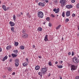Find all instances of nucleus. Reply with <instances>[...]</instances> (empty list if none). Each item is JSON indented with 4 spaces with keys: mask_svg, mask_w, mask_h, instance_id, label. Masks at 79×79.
Returning a JSON list of instances; mask_svg holds the SVG:
<instances>
[{
    "mask_svg": "<svg viewBox=\"0 0 79 79\" xmlns=\"http://www.w3.org/2000/svg\"><path fill=\"white\" fill-rule=\"evenodd\" d=\"M47 21H49L50 20V18L49 17H47L46 19Z\"/></svg>",
    "mask_w": 79,
    "mask_h": 79,
    "instance_id": "obj_39",
    "label": "nucleus"
},
{
    "mask_svg": "<svg viewBox=\"0 0 79 79\" xmlns=\"http://www.w3.org/2000/svg\"><path fill=\"white\" fill-rule=\"evenodd\" d=\"M47 71V69L46 68H42L41 70L42 74H43V75L46 72V71Z\"/></svg>",
    "mask_w": 79,
    "mask_h": 79,
    "instance_id": "obj_2",
    "label": "nucleus"
},
{
    "mask_svg": "<svg viewBox=\"0 0 79 79\" xmlns=\"http://www.w3.org/2000/svg\"><path fill=\"white\" fill-rule=\"evenodd\" d=\"M22 32L24 34H25V30H24V29L23 30Z\"/></svg>",
    "mask_w": 79,
    "mask_h": 79,
    "instance_id": "obj_36",
    "label": "nucleus"
},
{
    "mask_svg": "<svg viewBox=\"0 0 79 79\" xmlns=\"http://www.w3.org/2000/svg\"><path fill=\"white\" fill-rule=\"evenodd\" d=\"M2 48H0V52H2Z\"/></svg>",
    "mask_w": 79,
    "mask_h": 79,
    "instance_id": "obj_47",
    "label": "nucleus"
},
{
    "mask_svg": "<svg viewBox=\"0 0 79 79\" xmlns=\"http://www.w3.org/2000/svg\"><path fill=\"white\" fill-rule=\"evenodd\" d=\"M48 26L49 27H52V23H49L48 24Z\"/></svg>",
    "mask_w": 79,
    "mask_h": 79,
    "instance_id": "obj_33",
    "label": "nucleus"
},
{
    "mask_svg": "<svg viewBox=\"0 0 79 79\" xmlns=\"http://www.w3.org/2000/svg\"><path fill=\"white\" fill-rule=\"evenodd\" d=\"M18 16H19V17H20V16H21V15H18Z\"/></svg>",
    "mask_w": 79,
    "mask_h": 79,
    "instance_id": "obj_60",
    "label": "nucleus"
},
{
    "mask_svg": "<svg viewBox=\"0 0 79 79\" xmlns=\"http://www.w3.org/2000/svg\"><path fill=\"white\" fill-rule=\"evenodd\" d=\"M75 67L74 65H72L71 66V70L73 71V70H75L76 69L75 68Z\"/></svg>",
    "mask_w": 79,
    "mask_h": 79,
    "instance_id": "obj_11",
    "label": "nucleus"
},
{
    "mask_svg": "<svg viewBox=\"0 0 79 79\" xmlns=\"http://www.w3.org/2000/svg\"><path fill=\"white\" fill-rule=\"evenodd\" d=\"M13 52H14V53H17L18 51L17 50H13Z\"/></svg>",
    "mask_w": 79,
    "mask_h": 79,
    "instance_id": "obj_27",
    "label": "nucleus"
},
{
    "mask_svg": "<svg viewBox=\"0 0 79 79\" xmlns=\"http://www.w3.org/2000/svg\"><path fill=\"white\" fill-rule=\"evenodd\" d=\"M14 29H15V27H11V30L13 32H15V30Z\"/></svg>",
    "mask_w": 79,
    "mask_h": 79,
    "instance_id": "obj_19",
    "label": "nucleus"
},
{
    "mask_svg": "<svg viewBox=\"0 0 79 79\" xmlns=\"http://www.w3.org/2000/svg\"><path fill=\"white\" fill-rule=\"evenodd\" d=\"M9 57H11V55L10 54L9 55Z\"/></svg>",
    "mask_w": 79,
    "mask_h": 79,
    "instance_id": "obj_58",
    "label": "nucleus"
},
{
    "mask_svg": "<svg viewBox=\"0 0 79 79\" xmlns=\"http://www.w3.org/2000/svg\"><path fill=\"white\" fill-rule=\"evenodd\" d=\"M73 6L72 5H67L66 6V8H67V9H70V8H73Z\"/></svg>",
    "mask_w": 79,
    "mask_h": 79,
    "instance_id": "obj_5",
    "label": "nucleus"
},
{
    "mask_svg": "<svg viewBox=\"0 0 79 79\" xmlns=\"http://www.w3.org/2000/svg\"><path fill=\"white\" fill-rule=\"evenodd\" d=\"M7 69H8V71H10V72L12 71L13 70V69H12V68H11L10 67H9L7 68Z\"/></svg>",
    "mask_w": 79,
    "mask_h": 79,
    "instance_id": "obj_15",
    "label": "nucleus"
},
{
    "mask_svg": "<svg viewBox=\"0 0 79 79\" xmlns=\"http://www.w3.org/2000/svg\"><path fill=\"white\" fill-rule=\"evenodd\" d=\"M75 79H79V76H77L75 77Z\"/></svg>",
    "mask_w": 79,
    "mask_h": 79,
    "instance_id": "obj_43",
    "label": "nucleus"
},
{
    "mask_svg": "<svg viewBox=\"0 0 79 79\" xmlns=\"http://www.w3.org/2000/svg\"><path fill=\"white\" fill-rule=\"evenodd\" d=\"M13 19L14 21H16V16H15V15H14L13 16Z\"/></svg>",
    "mask_w": 79,
    "mask_h": 79,
    "instance_id": "obj_26",
    "label": "nucleus"
},
{
    "mask_svg": "<svg viewBox=\"0 0 79 79\" xmlns=\"http://www.w3.org/2000/svg\"><path fill=\"white\" fill-rule=\"evenodd\" d=\"M26 60L27 61V62H28L29 61V59L27 58H26Z\"/></svg>",
    "mask_w": 79,
    "mask_h": 79,
    "instance_id": "obj_48",
    "label": "nucleus"
},
{
    "mask_svg": "<svg viewBox=\"0 0 79 79\" xmlns=\"http://www.w3.org/2000/svg\"><path fill=\"white\" fill-rule=\"evenodd\" d=\"M5 60H7L8 58V56H5L4 57H3Z\"/></svg>",
    "mask_w": 79,
    "mask_h": 79,
    "instance_id": "obj_35",
    "label": "nucleus"
},
{
    "mask_svg": "<svg viewBox=\"0 0 79 79\" xmlns=\"http://www.w3.org/2000/svg\"><path fill=\"white\" fill-rule=\"evenodd\" d=\"M71 15V14H70V11H68L66 12V16H69L70 15Z\"/></svg>",
    "mask_w": 79,
    "mask_h": 79,
    "instance_id": "obj_8",
    "label": "nucleus"
},
{
    "mask_svg": "<svg viewBox=\"0 0 79 79\" xmlns=\"http://www.w3.org/2000/svg\"><path fill=\"white\" fill-rule=\"evenodd\" d=\"M11 56H13V58H16V57L18 56V55H17L15 54L14 53L12 54Z\"/></svg>",
    "mask_w": 79,
    "mask_h": 79,
    "instance_id": "obj_13",
    "label": "nucleus"
},
{
    "mask_svg": "<svg viewBox=\"0 0 79 79\" xmlns=\"http://www.w3.org/2000/svg\"><path fill=\"white\" fill-rule=\"evenodd\" d=\"M71 2L72 3H75L76 1L75 0H72Z\"/></svg>",
    "mask_w": 79,
    "mask_h": 79,
    "instance_id": "obj_38",
    "label": "nucleus"
},
{
    "mask_svg": "<svg viewBox=\"0 0 79 79\" xmlns=\"http://www.w3.org/2000/svg\"><path fill=\"white\" fill-rule=\"evenodd\" d=\"M2 8L4 11H6V6L5 5H3L2 6Z\"/></svg>",
    "mask_w": 79,
    "mask_h": 79,
    "instance_id": "obj_12",
    "label": "nucleus"
},
{
    "mask_svg": "<svg viewBox=\"0 0 79 79\" xmlns=\"http://www.w3.org/2000/svg\"><path fill=\"white\" fill-rule=\"evenodd\" d=\"M51 16L52 17V18H55V15H53V14H52L51 15Z\"/></svg>",
    "mask_w": 79,
    "mask_h": 79,
    "instance_id": "obj_40",
    "label": "nucleus"
},
{
    "mask_svg": "<svg viewBox=\"0 0 79 79\" xmlns=\"http://www.w3.org/2000/svg\"><path fill=\"white\" fill-rule=\"evenodd\" d=\"M15 46H18V42H15Z\"/></svg>",
    "mask_w": 79,
    "mask_h": 79,
    "instance_id": "obj_30",
    "label": "nucleus"
},
{
    "mask_svg": "<svg viewBox=\"0 0 79 79\" xmlns=\"http://www.w3.org/2000/svg\"><path fill=\"white\" fill-rule=\"evenodd\" d=\"M72 17H75L76 16V14H73L72 15Z\"/></svg>",
    "mask_w": 79,
    "mask_h": 79,
    "instance_id": "obj_37",
    "label": "nucleus"
},
{
    "mask_svg": "<svg viewBox=\"0 0 79 79\" xmlns=\"http://www.w3.org/2000/svg\"><path fill=\"white\" fill-rule=\"evenodd\" d=\"M22 36L23 38H27V37H28V35L25 33V34H22Z\"/></svg>",
    "mask_w": 79,
    "mask_h": 79,
    "instance_id": "obj_6",
    "label": "nucleus"
},
{
    "mask_svg": "<svg viewBox=\"0 0 79 79\" xmlns=\"http://www.w3.org/2000/svg\"><path fill=\"white\" fill-rule=\"evenodd\" d=\"M44 40L45 41V42H47V40L48 41V35H46L45 36V37Z\"/></svg>",
    "mask_w": 79,
    "mask_h": 79,
    "instance_id": "obj_10",
    "label": "nucleus"
},
{
    "mask_svg": "<svg viewBox=\"0 0 79 79\" xmlns=\"http://www.w3.org/2000/svg\"><path fill=\"white\" fill-rule=\"evenodd\" d=\"M51 76V73H49L48 74V77H50Z\"/></svg>",
    "mask_w": 79,
    "mask_h": 79,
    "instance_id": "obj_42",
    "label": "nucleus"
},
{
    "mask_svg": "<svg viewBox=\"0 0 79 79\" xmlns=\"http://www.w3.org/2000/svg\"><path fill=\"white\" fill-rule=\"evenodd\" d=\"M59 77H60V79H62V77H61V76H59Z\"/></svg>",
    "mask_w": 79,
    "mask_h": 79,
    "instance_id": "obj_55",
    "label": "nucleus"
},
{
    "mask_svg": "<svg viewBox=\"0 0 79 79\" xmlns=\"http://www.w3.org/2000/svg\"><path fill=\"white\" fill-rule=\"evenodd\" d=\"M59 11H60V9H59V8H58L56 10L55 13H59Z\"/></svg>",
    "mask_w": 79,
    "mask_h": 79,
    "instance_id": "obj_18",
    "label": "nucleus"
},
{
    "mask_svg": "<svg viewBox=\"0 0 79 79\" xmlns=\"http://www.w3.org/2000/svg\"><path fill=\"white\" fill-rule=\"evenodd\" d=\"M25 64H26V63H25L23 64V65L24 66H26Z\"/></svg>",
    "mask_w": 79,
    "mask_h": 79,
    "instance_id": "obj_50",
    "label": "nucleus"
},
{
    "mask_svg": "<svg viewBox=\"0 0 79 79\" xmlns=\"http://www.w3.org/2000/svg\"><path fill=\"white\" fill-rule=\"evenodd\" d=\"M11 48V46H8L6 48V49L7 50H8Z\"/></svg>",
    "mask_w": 79,
    "mask_h": 79,
    "instance_id": "obj_16",
    "label": "nucleus"
},
{
    "mask_svg": "<svg viewBox=\"0 0 79 79\" xmlns=\"http://www.w3.org/2000/svg\"><path fill=\"white\" fill-rule=\"evenodd\" d=\"M9 24L10 25V26L11 27H12L13 26H15V23L13 22L10 21L9 22Z\"/></svg>",
    "mask_w": 79,
    "mask_h": 79,
    "instance_id": "obj_9",
    "label": "nucleus"
},
{
    "mask_svg": "<svg viewBox=\"0 0 79 79\" xmlns=\"http://www.w3.org/2000/svg\"><path fill=\"white\" fill-rule=\"evenodd\" d=\"M38 57L39 58H40V59L42 58V56H38Z\"/></svg>",
    "mask_w": 79,
    "mask_h": 79,
    "instance_id": "obj_49",
    "label": "nucleus"
},
{
    "mask_svg": "<svg viewBox=\"0 0 79 79\" xmlns=\"http://www.w3.org/2000/svg\"><path fill=\"white\" fill-rule=\"evenodd\" d=\"M62 16H63V17L64 18L65 17L64 12L62 13Z\"/></svg>",
    "mask_w": 79,
    "mask_h": 79,
    "instance_id": "obj_31",
    "label": "nucleus"
},
{
    "mask_svg": "<svg viewBox=\"0 0 79 79\" xmlns=\"http://www.w3.org/2000/svg\"><path fill=\"white\" fill-rule=\"evenodd\" d=\"M60 63L62 64L63 63V61L61 60L60 62Z\"/></svg>",
    "mask_w": 79,
    "mask_h": 79,
    "instance_id": "obj_57",
    "label": "nucleus"
},
{
    "mask_svg": "<svg viewBox=\"0 0 79 79\" xmlns=\"http://www.w3.org/2000/svg\"><path fill=\"white\" fill-rule=\"evenodd\" d=\"M74 55V52H72V56H73Z\"/></svg>",
    "mask_w": 79,
    "mask_h": 79,
    "instance_id": "obj_41",
    "label": "nucleus"
},
{
    "mask_svg": "<svg viewBox=\"0 0 79 79\" xmlns=\"http://www.w3.org/2000/svg\"><path fill=\"white\" fill-rule=\"evenodd\" d=\"M20 48L21 50H24V47L23 46H21Z\"/></svg>",
    "mask_w": 79,
    "mask_h": 79,
    "instance_id": "obj_22",
    "label": "nucleus"
},
{
    "mask_svg": "<svg viewBox=\"0 0 79 79\" xmlns=\"http://www.w3.org/2000/svg\"><path fill=\"white\" fill-rule=\"evenodd\" d=\"M38 5L39 6H45V4L44 3L42 2H40L38 3Z\"/></svg>",
    "mask_w": 79,
    "mask_h": 79,
    "instance_id": "obj_7",
    "label": "nucleus"
},
{
    "mask_svg": "<svg viewBox=\"0 0 79 79\" xmlns=\"http://www.w3.org/2000/svg\"><path fill=\"white\" fill-rule=\"evenodd\" d=\"M38 74L39 75H40V76L41 77H42V74H42V73H41V72H39L38 73Z\"/></svg>",
    "mask_w": 79,
    "mask_h": 79,
    "instance_id": "obj_28",
    "label": "nucleus"
},
{
    "mask_svg": "<svg viewBox=\"0 0 79 79\" xmlns=\"http://www.w3.org/2000/svg\"><path fill=\"white\" fill-rule=\"evenodd\" d=\"M73 61L75 63H79V59L76 56L73 58Z\"/></svg>",
    "mask_w": 79,
    "mask_h": 79,
    "instance_id": "obj_3",
    "label": "nucleus"
},
{
    "mask_svg": "<svg viewBox=\"0 0 79 79\" xmlns=\"http://www.w3.org/2000/svg\"><path fill=\"white\" fill-rule=\"evenodd\" d=\"M45 1L46 3H48V1L47 0H45V1Z\"/></svg>",
    "mask_w": 79,
    "mask_h": 79,
    "instance_id": "obj_46",
    "label": "nucleus"
},
{
    "mask_svg": "<svg viewBox=\"0 0 79 79\" xmlns=\"http://www.w3.org/2000/svg\"><path fill=\"white\" fill-rule=\"evenodd\" d=\"M55 64H58V62L57 61H56L55 62Z\"/></svg>",
    "mask_w": 79,
    "mask_h": 79,
    "instance_id": "obj_64",
    "label": "nucleus"
},
{
    "mask_svg": "<svg viewBox=\"0 0 79 79\" xmlns=\"http://www.w3.org/2000/svg\"><path fill=\"white\" fill-rule=\"evenodd\" d=\"M48 65L49 66H50L52 65V62H49Z\"/></svg>",
    "mask_w": 79,
    "mask_h": 79,
    "instance_id": "obj_29",
    "label": "nucleus"
},
{
    "mask_svg": "<svg viewBox=\"0 0 79 79\" xmlns=\"http://www.w3.org/2000/svg\"><path fill=\"white\" fill-rule=\"evenodd\" d=\"M58 68L61 69L63 68V65H57Z\"/></svg>",
    "mask_w": 79,
    "mask_h": 79,
    "instance_id": "obj_24",
    "label": "nucleus"
},
{
    "mask_svg": "<svg viewBox=\"0 0 79 79\" xmlns=\"http://www.w3.org/2000/svg\"><path fill=\"white\" fill-rule=\"evenodd\" d=\"M6 59H5L4 58H3L2 59V61H5Z\"/></svg>",
    "mask_w": 79,
    "mask_h": 79,
    "instance_id": "obj_45",
    "label": "nucleus"
},
{
    "mask_svg": "<svg viewBox=\"0 0 79 79\" xmlns=\"http://www.w3.org/2000/svg\"><path fill=\"white\" fill-rule=\"evenodd\" d=\"M15 72H13L12 74V75H15Z\"/></svg>",
    "mask_w": 79,
    "mask_h": 79,
    "instance_id": "obj_52",
    "label": "nucleus"
},
{
    "mask_svg": "<svg viewBox=\"0 0 79 79\" xmlns=\"http://www.w3.org/2000/svg\"><path fill=\"white\" fill-rule=\"evenodd\" d=\"M71 52H69L68 53L69 55H71Z\"/></svg>",
    "mask_w": 79,
    "mask_h": 79,
    "instance_id": "obj_51",
    "label": "nucleus"
},
{
    "mask_svg": "<svg viewBox=\"0 0 79 79\" xmlns=\"http://www.w3.org/2000/svg\"><path fill=\"white\" fill-rule=\"evenodd\" d=\"M54 3H58V1H57V0H56L54 1Z\"/></svg>",
    "mask_w": 79,
    "mask_h": 79,
    "instance_id": "obj_44",
    "label": "nucleus"
},
{
    "mask_svg": "<svg viewBox=\"0 0 79 79\" xmlns=\"http://www.w3.org/2000/svg\"><path fill=\"white\" fill-rule=\"evenodd\" d=\"M40 69V67L39 65H37L35 67V69L36 70H39Z\"/></svg>",
    "mask_w": 79,
    "mask_h": 79,
    "instance_id": "obj_14",
    "label": "nucleus"
},
{
    "mask_svg": "<svg viewBox=\"0 0 79 79\" xmlns=\"http://www.w3.org/2000/svg\"><path fill=\"white\" fill-rule=\"evenodd\" d=\"M38 31H42V28L41 27H39L38 28Z\"/></svg>",
    "mask_w": 79,
    "mask_h": 79,
    "instance_id": "obj_20",
    "label": "nucleus"
},
{
    "mask_svg": "<svg viewBox=\"0 0 79 79\" xmlns=\"http://www.w3.org/2000/svg\"><path fill=\"white\" fill-rule=\"evenodd\" d=\"M26 15L27 17H28L29 18H31V16H30V15H29V13H27L26 14Z\"/></svg>",
    "mask_w": 79,
    "mask_h": 79,
    "instance_id": "obj_25",
    "label": "nucleus"
},
{
    "mask_svg": "<svg viewBox=\"0 0 79 79\" xmlns=\"http://www.w3.org/2000/svg\"><path fill=\"white\" fill-rule=\"evenodd\" d=\"M35 47L34 45H33V48H35Z\"/></svg>",
    "mask_w": 79,
    "mask_h": 79,
    "instance_id": "obj_61",
    "label": "nucleus"
},
{
    "mask_svg": "<svg viewBox=\"0 0 79 79\" xmlns=\"http://www.w3.org/2000/svg\"><path fill=\"white\" fill-rule=\"evenodd\" d=\"M77 37H79V33H78L77 34Z\"/></svg>",
    "mask_w": 79,
    "mask_h": 79,
    "instance_id": "obj_56",
    "label": "nucleus"
},
{
    "mask_svg": "<svg viewBox=\"0 0 79 79\" xmlns=\"http://www.w3.org/2000/svg\"><path fill=\"white\" fill-rule=\"evenodd\" d=\"M76 7L77 9H79V3H78L76 5Z\"/></svg>",
    "mask_w": 79,
    "mask_h": 79,
    "instance_id": "obj_23",
    "label": "nucleus"
},
{
    "mask_svg": "<svg viewBox=\"0 0 79 79\" xmlns=\"http://www.w3.org/2000/svg\"><path fill=\"white\" fill-rule=\"evenodd\" d=\"M19 66V62H16L15 63V66L18 67Z\"/></svg>",
    "mask_w": 79,
    "mask_h": 79,
    "instance_id": "obj_17",
    "label": "nucleus"
},
{
    "mask_svg": "<svg viewBox=\"0 0 79 79\" xmlns=\"http://www.w3.org/2000/svg\"><path fill=\"white\" fill-rule=\"evenodd\" d=\"M61 25H59L57 27H56V30L59 29L60 28V27H61Z\"/></svg>",
    "mask_w": 79,
    "mask_h": 79,
    "instance_id": "obj_21",
    "label": "nucleus"
},
{
    "mask_svg": "<svg viewBox=\"0 0 79 79\" xmlns=\"http://www.w3.org/2000/svg\"><path fill=\"white\" fill-rule=\"evenodd\" d=\"M28 64L27 63H25V66H27Z\"/></svg>",
    "mask_w": 79,
    "mask_h": 79,
    "instance_id": "obj_59",
    "label": "nucleus"
},
{
    "mask_svg": "<svg viewBox=\"0 0 79 79\" xmlns=\"http://www.w3.org/2000/svg\"><path fill=\"white\" fill-rule=\"evenodd\" d=\"M15 63H16V62H19V59H15Z\"/></svg>",
    "mask_w": 79,
    "mask_h": 79,
    "instance_id": "obj_32",
    "label": "nucleus"
},
{
    "mask_svg": "<svg viewBox=\"0 0 79 79\" xmlns=\"http://www.w3.org/2000/svg\"><path fill=\"white\" fill-rule=\"evenodd\" d=\"M6 76H3V78H5V77Z\"/></svg>",
    "mask_w": 79,
    "mask_h": 79,
    "instance_id": "obj_62",
    "label": "nucleus"
},
{
    "mask_svg": "<svg viewBox=\"0 0 79 79\" xmlns=\"http://www.w3.org/2000/svg\"><path fill=\"white\" fill-rule=\"evenodd\" d=\"M69 21V20L68 19H65L66 22H68Z\"/></svg>",
    "mask_w": 79,
    "mask_h": 79,
    "instance_id": "obj_34",
    "label": "nucleus"
},
{
    "mask_svg": "<svg viewBox=\"0 0 79 79\" xmlns=\"http://www.w3.org/2000/svg\"><path fill=\"white\" fill-rule=\"evenodd\" d=\"M9 61L10 62H11V61H12V59H10L9 60Z\"/></svg>",
    "mask_w": 79,
    "mask_h": 79,
    "instance_id": "obj_53",
    "label": "nucleus"
},
{
    "mask_svg": "<svg viewBox=\"0 0 79 79\" xmlns=\"http://www.w3.org/2000/svg\"><path fill=\"white\" fill-rule=\"evenodd\" d=\"M59 2L61 4V5H66V2H65V0H60V1Z\"/></svg>",
    "mask_w": 79,
    "mask_h": 79,
    "instance_id": "obj_4",
    "label": "nucleus"
},
{
    "mask_svg": "<svg viewBox=\"0 0 79 79\" xmlns=\"http://www.w3.org/2000/svg\"><path fill=\"white\" fill-rule=\"evenodd\" d=\"M56 10L55 9H53V11H56Z\"/></svg>",
    "mask_w": 79,
    "mask_h": 79,
    "instance_id": "obj_54",
    "label": "nucleus"
},
{
    "mask_svg": "<svg viewBox=\"0 0 79 79\" xmlns=\"http://www.w3.org/2000/svg\"><path fill=\"white\" fill-rule=\"evenodd\" d=\"M78 29L79 31V25L78 26Z\"/></svg>",
    "mask_w": 79,
    "mask_h": 79,
    "instance_id": "obj_63",
    "label": "nucleus"
},
{
    "mask_svg": "<svg viewBox=\"0 0 79 79\" xmlns=\"http://www.w3.org/2000/svg\"><path fill=\"white\" fill-rule=\"evenodd\" d=\"M38 16L40 18H42L44 17V13L42 11H39L38 13Z\"/></svg>",
    "mask_w": 79,
    "mask_h": 79,
    "instance_id": "obj_1",
    "label": "nucleus"
}]
</instances>
